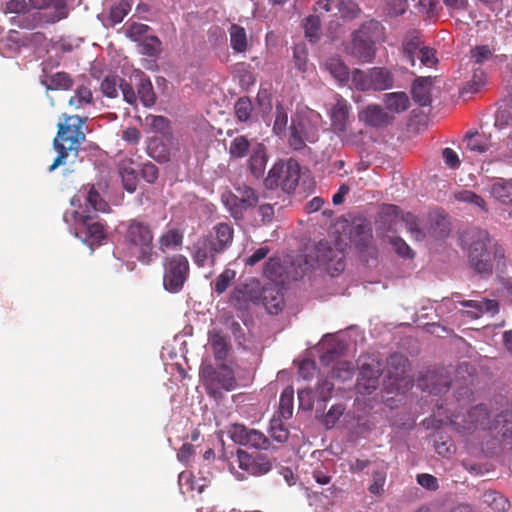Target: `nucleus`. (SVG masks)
Here are the masks:
<instances>
[{
	"mask_svg": "<svg viewBox=\"0 0 512 512\" xmlns=\"http://www.w3.org/2000/svg\"><path fill=\"white\" fill-rule=\"evenodd\" d=\"M465 249L470 268L483 277H489L494 270L503 271L506 266L504 248L488 231L473 228L466 234Z\"/></svg>",
	"mask_w": 512,
	"mask_h": 512,
	"instance_id": "obj_1",
	"label": "nucleus"
},
{
	"mask_svg": "<svg viewBox=\"0 0 512 512\" xmlns=\"http://www.w3.org/2000/svg\"><path fill=\"white\" fill-rule=\"evenodd\" d=\"M87 116L62 113L57 124V134L53 139V148L57 156L49 167L52 172L60 166L73 164L78 157L82 144L86 140L85 122Z\"/></svg>",
	"mask_w": 512,
	"mask_h": 512,
	"instance_id": "obj_2",
	"label": "nucleus"
},
{
	"mask_svg": "<svg viewBox=\"0 0 512 512\" xmlns=\"http://www.w3.org/2000/svg\"><path fill=\"white\" fill-rule=\"evenodd\" d=\"M234 228L232 224L221 222L212 227L208 234L198 238L191 248V257L199 267L216 264L217 257L225 253L233 244Z\"/></svg>",
	"mask_w": 512,
	"mask_h": 512,
	"instance_id": "obj_3",
	"label": "nucleus"
},
{
	"mask_svg": "<svg viewBox=\"0 0 512 512\" xmlns=\"http://www.w3.org/2000/svg\"><path fill=\"white\" fill-rule=\"evenodd\" d=\"M123 242L129 254L149 264L153 257V231L148 222L130 219L123 223Z\"/></svg>",
	"mask_w": 512,
	"mask_h": 512,
	"instance_id": "obj_4",
	"label": "nucleus"
},
{
	"mask_svg": "<svg viewBox=\"0 0 512 512\" xmlns=\"http://www.w3.org/2000/svg\"><path fill=\"white\" fill-rule=\"evenodd\" d=\"M382 36L383 27L378 21L370 20L363 23L352 34L350 54L363 63L371 62L376 53L375 44L382 39Z\"/></svg>",
	"mask_w": 512,
	"mask_h": 512,
	"instance_id": "obj_5",
	"label": "nucleus"
},
{
	"mask_svg": "<svg viewBox=\"0 0 512 512\" xmlns=\"http://www.w3.org/2000/svg\"><path fill=\"white\" fill-rule=\"evenodd\" d=\"M301 168L296 160L276 162L268 171L264 180L267 189L280 188L283 192L291 194L298 186Z\"/></svg>",
	"mask_w": 512,
	"mask_h": 512,
	"instance_id": "obj_6",
	"label": "nucleus"
},
{
	"mask_svg": "<svg viewBox=\"0 0 512 512\" xmlns=\"http://www.w3.org/2000/svg\"><path fill=\"white\" fill-rule=\"evenodd\" d=\"M449 420L454 429L464 435L478 429H492L495 426V420L490 421L487 408L483 404L476 405L465 412L454 413Z\"/></svg>",
	"mask_w": 512,
	"mask_h": 512,
	"instance_id": "obj_7",
	"label": "nucleus"
},
{
	"mask_svg": "<svg viewBox=\"0 0 512 512\" xmlns=\"http://www.w3.org/2000/svg\"><path fill=\"white\" fill-rule=\"evenodd\" d=\"M163 286L170 293H178L188 280L190 265L186 256L176 254L167 257L163 264Z\"/></svg>",
	"mask_w": 512,
	"mask_h": 512,
	"instance_id": "obj_8",
	"label": "nucleus"
},
{
	"mask_svg": "<svg viewBox=\"0 0 512 512\" xmlns=\"http://www.w3.org/2000/svg\"><path fill=\"white\" fill-rule=\"evenodd\" d=\"M415 53H418L419 67H433L437 64L436 51L425 46L419 32L413 31L407 34L402 42L403 58L412 66H415Z\"/></svg>",
	"mask_w": 512,
	"mask_h": 512,
	"instance_id": "obj_9",
	"label": "nucleus"
},
{
	"mask_svg": "<svg viewBox=\"0 0 512 512\" xmlns=\"http://www.w3.org/2000/svg\"><path fill=\"white\" fill-rule=\"evenodd\" d=\"M71 204L78 206L74 213H92L109 212L110 206L102 197L99 189L93 184H86L72 197Z\"/></svg>",
	"mask_w": 512,
	"mask_h": 512,
	"instance_id": "obj_10",
	"label": "nucleus"
},
{
	"mask_svg": "<svg viewBox=\"0 0 512 512\" xmlns=\"http://www.w3.org/2000/svg\"><path fill=\"white\" fill-rule=\"evenodd\" d=\"M318 128L311 120L301 115L291 118L288 143L294 150H302L306 143H315L318 140Z\"/></svg>",
	"mask_w": 512,
	"mask_h": 512,
	"instance_id": "obj_11",
	"label": "nucleus"
},
{
	"mask_svg": "<svg viewBox=\"0 0 512 512\" xmlns=\"http://www.w3.org/2000/svg\"><path fill=\"white\" fill-rule=\"evenodd\" d=\"M76 222V235H80L89 245L100 244L106 238V227L97 214L74 213Z\"/></svg>",
	"mask_w": 512,
	"mask_h": 512,
	"instance_id": "obj_12",
	"label": "nucleus"
},
{
	"mask_svg": "<svg viewBox=\"0 0 512 512\" xmlns=\"http://www.w3.org/2000/svg\"><path fill=\"white\" fill-rule=\"evenodd\" d=\"M315 259L332 276H338L345 269V255L342 249L332 247L326 240L315 247Z\"/></svg>",
	"mask_w": 512,
	"mask_h": 512,
	"instance_id": "obj_13",
	"label": "nucleus"
},
{
	"mask_svg": "<svg viewBox=\"0 0 512 512\" xmlns=\"http://www.w3.org/2000/svg\"><path fill=\"white\" fill-rule=\"evenodd\" d=\"M206 391L213 398L222 396L221 390L232 391L237 386L234 371L226 364H220L212 369L205 380Z\"/></svg>",
	"mask_w": 512,
	"mask_h": 512,
	"instance_id": "obj_14",
	"label": "nucleus"
},
{
	"mask_svg": "<svg viewBox=\"0 0 512 512\" xmlns=\"http://www.w3.org/2000/svg\"><path fill=\"white\" fill-rule=\"evenodd\" d=\"M228 434L234 443L242 446L260 450H267L270 446V441L264 433L243 424H232L228 429Z\"/></svg>",
	"mask_w": 512,
	"mask_h": 512,
	"instance_id": "obj_15",
	"label": "nucleus"
},
{
	"mask_svg": "<svg viewBox=\"0 0 512 512\" xmlns=\"http://www.w3.org/2000/svg\"><path fill=\"white\" fill-rule=\"evenodd\" d=\"M451 385V378L444 368L428 370L417 380V386L433 395L446 393Z\"/></svg>",
	"mask_w": 512,
	"mask_h": 512,
	"instance_id": "obj_16",
	"label": "nucleus"
},
{
	"mask_svg": "<svg viewBox=\"0 0 512 512\" xmlns=\"http://www.w3.org/2000/svg\"><path fill=\"white\" fill-rule=\"evenodd\" d=\"M351 105L341 95H335V102L329 110L331 129L342 139H345L350 123Z\"/></svg>",
	"mask_w": 512,
	"mask_h": 512,
	"instance_id": "obj_17",
	"label": "nucleus"
},
{
	"mask_svg": "<svg viewBox=\"0 0 512 512\" xmlns=\"http://www.w3.org/2000/svg\"><path fill=\"white\" fill-rule=\"evenodd\" d=\"M316 12H331L342 18H356L360 12L358 5L352 0H315Z\"/></svg>",
	"mask_w": 512,
	"mask_h": 512,
	"instance_id": "obj_18",
	"label": "nucleus"
},
{
	"mask_svg": "<svg viewBox=\"0 0 512 512\" xmlns=\"http://www.w3.org/2000/svg\"><path fill=\"white\" fill-rule=\"evenodd\" d=\"M237 461L239 468L252 476H261L267 474L272 468L270 460L265 456L258 455L253 457L243 450L237 451Z\"/></svg>",
	"mask_w": 512,
	"mask_h": 512,
	"instance_id": "obj_19",
	"label": "nucleus"
},
{
	"mask_svg": "<svg viewBox=\"0 0 512 512\" xmlns=\"http://www.w3.org/2000/svg\"><path fill=\"white\" fill-rule=\"evenodd\" d=\"M359 119L370 127L378 128L392 124L394 116L390 115L382 106L370 104L359 113Z\"/></svg>",
	"mask_w": 512,
	"mask_h": 512,
	"instance_id": "obj_20",
	"label": "nucleus"
},
{
	"mask_svg": "<svg viewBox=\"0 0 512 512\" xmlns=\"http://www.w3.org/2000/svg\"><path fill=\"white\" fill-rule=\"evenodd\" d=\"M349 238L359 250H365L373 239L371 224L366 219L354 221L349 232Z\"/></svg>",
	"mask_w": 512,
	"mask_h": 512,
	"instance_id": "obj_21",
	"label": "nucleus"
},
{
	"mask_svg": "<svg viewBox=\"0 0 512 512\" xmlns=\"http://www.w3.org/2000/svg\"><path fill=\"white\" fill-rule=\"evenodd\" d=\"M425 238L441 239L449 235L450 222L448 218L438 212L430 213L424 225Z\"/></svg>",
	"mask_w": 512,
	"mask_h": 512,
	"instance_id": "obj_22",
	"label": "nucleus"
},
{
	"mask_svg": "<svg viewBox=\"0 0 512 512\" xmlns=\"http://www.w3.org/2000/svg\"><path fill=\"white\" fill-rule=\"evenodd\" d=\"M463 307L471 308L472 310L466 311L468 317L471 319H478L484 314L494 316L499 312V303L493 299L477 300H463L459 301Z\"/></svg>",
	"mask_w": 512,
	"mask_h": 512,
	"instance_id": "obj_23",
	"label": "nucleus"
},
{
	"mask_svg": "<svg viewBox=\"0 0 512 512\" xmlns=\"http://www.w3.org/2000/svg\"><path fill=\"white\" fill-rule=\"evenodd\" d=\"M381 373L382 369L378 363L362 364L357 379L359 390H365L368 393L371 390H375Z\"/></svg>",
	"mask_w": 512,
	"mask_h": 512,
	"instance_id": "obj_24",
	"label": "nucleus"
},
{
	"mask_svg": "<svg viewBox=\"0 0 512 512\" xmlns=\"http://www.w3.org/2000/svg\"><path fill=\"white\" fill-rule=\"evenodd\" d=\"M133 77L137 80V95L145 107H151L155 104L156 94L149 77L142 71L134 72Z\"/></svg>",
	"mask_w": 512,
	"mask_h": 512,
	"instance_id": "obj_25",
	"label": "nucleus"
},
{
	"mask_svg": "<svg viewBox=\"0 0 512 512\" xmlns=\"http://www.w3.org/2000/svg\"><path fill=\"white\" fill-rule=\"evenodd\" d=\"M267 162L268 156L266 147L264 144L258 143L253 147L248 160V169L256 179H259L264 175Z\"/></svg>",
	"mask_w": 512,
	"mask_h": 512,
	"instance_id": "obj_26",
	"label": "nucleus"
},
{
	"mask_svg": "<svg viewBox=\"0 0 512 512\" xmlns=\"http://www.w3.org/2000/svg\"><path fill=\"white\" fill-rule=\"evenodd\" d=\"M371 81V90L384 91L394 86V76L392 72L384 67H373L369 69Z\"/></svg>",
	"mask_w": 512,
	"mask_h": 512,
	"instance_id": "obj_27",
	"label": "nucleus"
},
{
	"mask_svg": "<svg viewBox=\"0 0 512 512\" xmlns=\"http://www.w3.org/2000/svg\"><path fill=\"white\" fill-rule=\"evenodd\" d=\"M431 77H419L412 84V98L422 107L428 106L431 103Z\"/></svg>",
	"mask_w": 512,
	"mask_h": 512,
	"instance_id": "obj_28",
	"label": "nucleus"
},
{
	"mask_svg": "<svg viewBox=\"0 0 512 512\" xmlns=\"http://www.w3.org/2000/svg\"><path fill=\"white\" fill-rule=\"evenodd\" d=\"M382 101L385 105V110L389 114H400L407 111L410 107L409 97L407 93L402 91L385 93Z\"/></svg>",
	"mask_w": 512,
	"mask_h": 512,
	"instance_id": "obj_29",
	"label": "nucleus"
},
{
	"mask_svg": "<svg viewBox=\"0 0 512 512\" xmlns=\"http://www.w3.org/2000/svg\"><path fill=\"white\" fill-rule=\"evenodd\" d=\"M209 343L216 361H224L227 359L232 350V346L228 338L221 331L213 330L210 332Z\"/></svg>",
	"mask_w": 512,
	"mask_h": 512,
	"instance_id": "obj_30",
	"label": "nucleus"
},
{
	"mask_svg": "<svg viewBox=\"0 0 512 512\" xmlns=\"http://www.w3.org/2000/svg\"><path fill=\"white\" fill-rule=\"evenodd\" d=\"M490 195L504 205H512V179L498 178L488 189Z\"/></svg>",
	"mask_w": 512,
	"mask_h": 512,
	"instance_id": "obj_31",
	"label": "nucleus"
},
{
	"mask_svg": "<svg viewBox=\"0 0 512 512\" xmlns=\"http://www.w3.org/2000/svg\"><path fill=\"white\" fill-rule=\"evenodd\" d=\"M465 149L472 153L482 154L489 150L491 143L488 137L477 131L468 132L464 137Z\"/></svg>",
	"mask_w": 512,
	"mask_h": 512,
	"instance_id": "obj_32",
	"label": "nucleus"
},
{
	"mask_svg": "<svg viewBox=\"0 0 512 512\" xmlns=\"http://www.w3.org/2000/svg\"><path fill=\"white\" fill-rule=\"evenodd\" d=\"M388 465L384 461L376 462L372 472V483L368 487V491L376 496L384 494V486L387 478Z\"/></svg>",
	"mask_w": 512,
	"mask_h": 512,
	"instance_id": "obj_33",
	"label": "nucleus"
},
{
	"mask_svg": "<svg viewBox=\"0 0 512 512\" xmlns=\"http://www.w3.org/2000/svg\"><path fill=\"white\" fill-rule=\"evenodd\" d=\"M262 301L270 314H278L284 307L283 294L273 287L263 289Z\"/></svg>",
	"mask_w": 512,
	"mask_h": 512,
	"instance_id": "obj_34",
	"label": "nucleus"
},
{
	"mask_svg": "<svg viewBox=\"0 0 512 512\" xmlns=\"http://www.w3.org/2000/svg\"><path fill=\"white\" fill-rule=\"evenodd\" d=\"M68 105L75 110L85 109L88 106L94 105L91 89L86 85L78 86L74 94L69 98Z\"/></svg>",
	"mask_w": 512,
	"mask_h": 512,
	"instance_id": "obj_35",
	"label": "nucleus"
},
{
	"mask_svg": "<svg viewBox=\"0 0 512 512\" xmlns=\"http://www.w3.org/2000/svg\"><path fill=\"white\" fill-rule=\"evenodd\" d=\"M326 70L340 84H347L350 78L348 67L339 57H330L325 63Z\"/></svg>",
	"mask_w": 512,
	"mask_h": 512,
	"instance_id": "obj_36",
	"label": "nucleus"
},
{
	"mask_svg": "<svg viewBox=\"0 0 512 512\" xmlns=\"http://www.w3.org/2000/svg\"><path fill=\"white\" fill-rule=\"evenodd\" d=\"M221 202L235 220H242L244 218L246 209L241 203L237 193L235 194L231 191L224 192L221 195Z\"/></svg>",
	"mask_w": 512,
	"mask_h": 512,
	"instance_id": "obj_37",
	"label": "nucleus"
},
{
	"mask_svg": "<svg viewBox=\"0 0 512 512\" xmlns=\"http://www.w3.org/2000/svg\"><path fill=\"white\" fill-rule=\"evenodd\" d=\"M409 361L402 354L394 353L387 359V373L389 378L398 380L406 373Z\"/></svg>",
	"mask_w": 512,
	"mask_h": 512,
	"instance_id": "obj_38",
	"label": "nucleus"
},
{
	"mask_svg": "<svg viewBox=\"0 0 512 512\" xmlns=\"http://www.w3.org/2000/svg\"><path fill=\"white\" fill-rule=\"evenodd\" d=\"M230 45L237 53H243L247 50L248 40L245 29L238 25L232 24L229 29Z\"/></svg>",
	"mask_w": 512,
	"mask_h": 512,
	"instance_id": "obj_39",
	"label": "nucleus"
},
{
	"mask_svg": "<svg viewBox=\"0 0 512 512\" xmlns=\"http://www.w3.org/2000/svg\"><path fill=\"white\" fill-rule=\"evenodd\" d=\"M495 58V48L484 44L476 45L470 49L469 60L473 65H483Z\"/></svg>",
	"mask_w": 512,
	"mask_h": 512,
	"instance_id": "obj_40",
	"label": "nucleus"
},
{
	"mask_svg": "<svg viewBox=\"0 0 512 512\" xmlns=\"http://www.w3.org/2000/svg\"><path fill=\"white\" fill-rule=\"evenodd\" d=\"M486 79V72L481 67L473 68L471 79L462 87L460 93L462 95L477 93L486 84Z\"/></svg>",
	"mask_w": 512,
	"mask_h": 512,
	"instance_id": "obj_41",
	"label": "nucleus"
},
{
	"mask_svg": "<svg viewBox=\"0 0 512 512\" xmlns=\"http://www.w3.org/2000/svg\"><path fill=\"white\" fill-rule=\"evenodd\" d=\"M8 39L14 42L15 44H20L22 46H39L45 42L46 37L42 32H34L25 34L22 38H19V33L16 30H10L8 34Z\"/></svg>",
	"mask_w": 512,
	"mask_h": 512,
	"instance_id": "obj_42",
	"label": "nucleus"
},
{
	"mask_svg": "<svg viewBox=\"0 0 512 512\" xmlns=\"http://www.w3.org/2000/svg\"><path fill=\"white\" fill-rule=\"evenodd\" d=\"M235 191L239 195L240 201L246 211L257 206L259 202V195L255 189L246 184H242L236 186Z\"/></svg>",
	"mask_w": 512,
	"mask_h": 512,
	"instance_id": "obj_43",
	"label": "nucleus"
},
{
	"mask_svg": "<svg viewBox=\"0 0 512 512\" xmlns=\"http://www.w3.org/2000/svg\"><path fill=\"white\" fill-rule=\"evenodd\" d=\"M294 391L291 387L285 388L279 399L278 413L281 418L289 419L293 413Z\"/></svg>",
	"mask_w": 512,
	"mask_h": 512,
	"instance_id": "obj_44",
	"label": "nucleus"
},
{
	"mask_svg": "<svg viewBox=\"0 0 512 512\" xmlns=\"http://www.w3.org/2000/svg\"><path fill=\"white\" fill-rule=\"evenodd\" d=\"M183 241V233L179 229H170L159 238V245L162 251L180 246Z\"/></svg>",
	"mask_w": 512,
	"mask_h": 512,
	"instance_id": "obj_45",
	"label": "nucleus"
},
{
	"mask_svg": "<svg viewBox=\"0 0 512 512\" xmlns=\"http://www.w3.org/2000/svg\"><path fill=\"white\" fill-rule=\"evenodd\" d=\"M74 81L70 74L66 72H57L49 77V83L46 84L47 90H69Z\"/></svg>",
	"mask_w": 512,
	"mask_h": 512,
	"instance_id": "obj_46",
	"label": "nucleus"
},
{
	"mask_svg": "<svg viewBox=\"0 0 512 512\" xmlns=\"http://www.w3.org/2000/svg\"><path fill=\"white\" fill-rule=\"evenodd\" d=\"M401 220L415 240L422 241L425 238L424 226L420 227L417 216L407 212L401 215Z\"/></svg>",
	"mask_w": 512,
	"mask_h": 512,
	"instance_id": "obj_47",
	"label": "nucleus"
},
{
	"mask_svg": "<svg viewBox=\"0 0 512 512\" xmlns=\"http://www.w3.org/2000/svg\"><path fill=\"white\" fill-rule=\"evenodd\" d=\"M454 198L459 202L474 205L483 211L487 210L485 200L473 191L465 189L457 191L454 193Z\"/></svg>",
	"mask_w": 512,
	"mask_h": 512,
	"instance_id": "obj_48",
	"label": "nucleus"
},
{
	"mask_svg": "<svg viewBox=\"0 0 512 512\" xmlns=\"http://www.w3.org/2000/svg\"><path fill=\"white\" fill-rule=\"evenodd\" d=\"M123 79L117 75L106 76L101 82L102 93L109 98H116Z\"/></svg>",
	"mask_w": 512,
	"mask_h": 512,
	"instance_id": "obj_49",
	"label": "nucleus"
},
{
	"mask_svg": "<svg viewBox=\"0 0 512 512\" xmlns=\"http://www.w3.org/2000/svg\"><path fill=\"white\" fill-rule=\"evenodd\" d=\"M484 502L490 505L497 512H505L509 509V501L496 491H487L484 493Z\"/></svg>",
	"mask_w": 512,
	"mask_h": 512,
	"instance_id": "obj_50",
	"label": "nucleus"
},
{
	"mask_svg": "<svg viewBox=\"0 0 512 512\" xmlns=\"http://www.w3.org/2000/svg\"><path fill=\"white\" fill-rule=\"evenodd\" d=\"M354 372V366L350 361H339L333 366L331 376L345 382L352 379Z\"/></svg>",
	"mask_w": 512,
	"mask_h": 512,
	"instance_id": "obj_51",
	"label": "nucleus"
},
{
	"mask_svg": "<svg viewBox=\"0 0 512 512\" xmlns=\"http://www.w3.org/2000/svg\"><path fill=\"white\" fill-rule=\"evenodd\" d=\"M145 121L150 128L163 136L171 134V127L169 120L164 116L148 115Z\"/></svg>",
	"mask_w": 512,
	"mask_h": 512,
	"instance_id": "obj_52",
	"label": "nucleus"
},
{
	"mask_svg": "<svg viewBox=\"0 0 512 512\" xmlns=\"http://www.w3.org/2000/svg\"><path fill=\"white\" fill-rule=\"evenodd\" d=\"M139 46L141 53L149 57H156L162 51V43L156 36L144 37Z\"/></svg>",
	"mask_w": 512,
	"mask_h": 512,
	"instance_id": "obj_53",
	"label": "nucleus"
},
{
	"mask_svg": "<svg viewBox=\"0 0 512 512\" xmlns=\"http://www.w3.org/2000/svg\"><path fill=\"white\" fill-rule=\"evenodd\" d=\"M282 272H283V266H282L280 258L270 257L265 262V265L263 268V275L267 279H269L271 281H276L278 278H280V276L282 275Z\"/></svg>",
	"mask_w": 512,
	"mask_h": 512,
	"instance_id": "obj_54",
	"label": "nucleus"
},
{
	"mask_svg": "<svg viewBox=\"0 0 512 512\" xmlns=\"http://www.w3.org/2000/svg\"><path fill=\"white\" fill-rule=\"evenodd\" d=\"M250 142L245 136L234 138L229 147V153L233 158H243L247 155Z\"/></svg>",
	"mask_w": 512,
	"mask_h": 512,
	"instance_id": "obj_55",
	"label": "nucleus"
},
{
	"mask_svg": "<svg viewBox=\"0 0 512 512\" xmlns=\"http://www.w3.org/2000/svg\"><path fill=\"white\" fill-rule=\"evenodd\" d=\"M351 81L353 86L359 91L371 90L369 69L367 71H362L359 69L353 70L351 73Z\"/></svg>",
	"mask_w": 512,
	"mask_h": 512,
	"instance_id": "obj_56",
	"label": "nucleus"
},
{
	"mask_svg": "<svg viewBox=\"0 0 512 512\" xmlns=\"http://www.w3.org/2000/svg\"><path fill=\"white\" fill-rule=\"evenodd\" d=\"M500 427L503 438L512 439V415L508 412H501L495 419L494 429Z\"/></svg>",
	"mask_w": 512,
	"mask_h": 512,
	"instance_id": "obj_57",
	"label": "nucleus"
},
{
	"mask_svg": "<svg viewBox=\"0 0 512 512\" xmlns=\"http://www.w3.org/2000/svg\"><path fill=\"white\" fill-rule=\"evenodd\" d=\"M252 111V102L248 97H241L236 101L235 115L240 122L248 121Z\"/></svg>",
	"mask_w": 512,
	"mask_h": 512,
	"instance_id": "obj_58",
	"label": "nucleus"
},
{
	"mask_svg": "<svg viewBox=\"0 0 512 512\" xmlns=\"http://www.w3.org/2000/svg\"><path fill=\"white\" fill-rule=\"evenodd\" d=\"M293 62L295 68L301 73L308 70V52L304 45H297L293 49Z\"/></svg>",
	"mask_w": 512,
	"mask_h": 512,
	"instance_id": "obj_59",
	"label": "nucleus"
},
{
	"mask_svg": "<svg viewBox=\"0 0 512 512\" xmlns=\"http://www.w3.org/2000/svg\"><path fill=\"white\" fill-rule=\"evenodd\" d=\"M236 272L233 269H225L214 281L213 289L217 294H223L234 280Z\"/></svg>",
	"mask_w": 512,
	"mask_h": 512,
	"instance_id": "obj_60",
	"label": "nucleus"
},
{
	"mask_svg": "<svg viewBox=\"0 0 512 512\" xmlns=\"http://www.w3.org/2000/svg\"><path fill=\"white\" fill-rule=\"evenodd\" d=\"M150 30V27L143 23L133 22L128 24L125 29V35L132 41L140 42L147 37L146 34Z\"/></svg>",
	"mask_w": 512,
	"mask_h": 512,
	"instance_id": "obj_61",
	"label": "nucleus"
},
{
	"mask_svg": "<svg viewBox=\"0 0 512 512\" xmlns=\"http://www.w3.org/2000/svg\"><path fill=\"white\" fill-rule=\"evenodd\" d=\"M288 123V114L286 109L281 103L276 105L275 121L273 124V131L276 135H281L285 132Z\"/></svg>",
	"mask_w": 512,
	"mask_h": 512,
	"instance_id": "obj_62",
	"label": "nucleus"
},
{
	"mask_svg": "<svg viewBox=\"0 0 512 512\" xmlns=\"http://www.w3.org/2000/svg\"><path fill=\"white\" fill-rule=\"evenodd\" d=\"M270 435L275 441L284 443L288 440L289 431L280 419L273 418L270 422Z\"/></svg>",
	"mask_w": 512,
	"mask_h": 512,
	"instance_id": "obj_63",
	"label": "nucleus"
},
{
	"mask_svg": "<svg viewBox=\"0 0 512 512\" xmlns=\"http://www.w3.org/2000/svg\"><path fill=\"white\" fill-rule=\"evenodd\" d=\"M305 35L310 41H315L319 38L320 34V19L318 16L310 15L306 18L305 24Z\"/></svg>",
	"mask_w": 512,
	"mask_h": 512,
	"instance_id": "obj_64",
	"label": "nucleus"
}]
</instances>
